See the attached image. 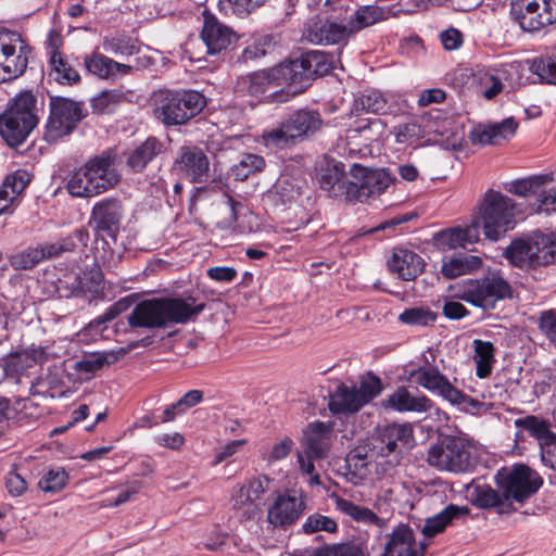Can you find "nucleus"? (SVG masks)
Listing matches in <instances>:
<instances>
[{
    "label": "nucleus",
    "mask_w": 556,
    "mask_h": 556,
    "mask_svg": "<svg viewBox=\"0 0 556 556\" xmlns=\"http://www.w3.org/2000/svg\"><path fill=\"white\" fill-rule=\"evenodd\" d=\"M31 46L14 30H0V81L23 75L28 65Z\"/></svg>",
    "instance_id": "nucleus-12"
},
{
    "label": "nucleus",
    "mask_w": 556,
    "mask_h": 556,
    "mask_svg": "<svg viewBox=\"0 0 556 556\" xmlns=\"http://www.w3.org/2000/svg\"><path fill=\"white\" fill-rule=\"evenodd\" d=\"M206 105V97L198 90L162 89L154 97V115L166 127L182 126Z\"/></svg>",
    "instance_id": "nucleus-5"
},
{
    "label": "nucleus",
    "mask_w": 556,
    "mask_h": 556,
    "mask_svg": "<svg viewBox=\"0 0 556 556\" xmlns=\"http://www.w3.org/2000/svg\"><path fill=\"white\" fill-rule=\"evenodd\" d=\"M393 182L386 169H370L353 164L350 169L348 202H365L382 194Z\"/></svg>",
    "instance_id": "nucleus-13"
},
{
    "label": "nucleus",
    "mask_w": 556,
    "mask_h": 556,
    "mask_svg": "<svg viewBox=\"0 0 556 556\" xmlns=\"http://www.w3.org/2000/svg\"><path fill=\"white\" fill-rule=\"evenodd\" d=\"M333 437V424L324 421L309 422L303 431L301 445L306 458H327Z\"/></svg>",
    "instance_id": "nucleus-18"
},
{
    "label": "nucleus",
    "mask_w": 556,
    "mask_h": 556,
    "mask_svg": "<svg viewBox=\"0 0 556 556\" xmlns=\"http://www.w3.org/2000/svg\"><path fill=\"white\" fill-rule=\"evenodd\" d=\"M132 305V301L129 298H122L115 303H113L111 306H109L105 312L96 317L93 320H91L88 324V328L90 330L96 331H103L106 329V324L109 321H112L117 316H119L122 313L128 311L130 306Z\"/></svg>",
    "instance_id": "nucleus-51"
},
{
    "label": "nucleus",
    "mask_w": 556,
    "mask_h": 556,
    "mask_svg": "<svg viewBox=\"0 0 556 556\" xmlns=\"http://www.w3.org/2000/svg\"><path fill=\"white\" fill-rule=\"evenodd\" d=\"M510 15L523 31H539L552 25L542 0H515Z\"/></svg>",
    "instance_id": "nucleus-20"
},
{
    "label": "nucleus",
    "mask_w": 556,
    "mask_h": 556,
    "mask_svg": "<svg viewBox=\"0 0 556 556\" xmlns=\"http://www.w3.org/2000/svg\"><path fill=\"white\" fill-rule=\"evenodd\" d=\"M205 48L206 45L201 35L197 38H189L185 43V52L192 62H201L206 60L208 55H212L205 52Z\"/></svg>",
    "instance_id": "nucleus-64"
},
{
    "label": "nucleus",
    "mask_w": 556,
    "mask_h": 556,
    "mask_svg": "<svg viewBox=\"0 0 556 556\" xmlns=\"http://www.w3.org/2000/svg\"><path fill=\"white\" fill-rule=\"evenodd\" d=\"M90 240V235L87 228L79 227L75 229L67 237L59 240L62 253L66 252H75L76 250H81L88 245Z\"/></svg>",
    "instance_id": "nucleus-61"
},
{
    "label": "nucleus",
    "mask_w": 556,
    "mask_h": 556,
    "mask_svg": "<svg viewBox=\"0 0 556 556\" xmlns=\"http://www.w3.org/2000/svg\"><path fill=\"white\" fill-rule=\"evenodd\" d=\"M45 415V408L30 399H24L18 402L16 412V421L21 425H29Z\"/></svg>",
    "instance_id": "nucleus-57"
},
{
    "label": "nucleus",
    "mask_w": 556,
    "mask_h": 556,
    "mask_svg": "<svg viewBox=\"0 0 556 556\" xmlns=\"http://www.w3.org/2000/svg\"><path fill=\"white\" fill-rule=\"evenodd\" d=\"M348 182H350V173L345 172V165L342 162L328 163L318 176L320 189L329 197L344 199L346 202L350 187Z\"/></svg>",
    "instance_id": "nucleus-27"
},
{
    "label": "nucleus",
    "mask_w": 556,
    "mask_h": 556,
    "mask_svg": "<svg viewBox=\"0 0 556 556\" xmlns=\"http://www.w3.org/2000/svg\"><path fill=\"white\" fill-rule=\"evenodd\" d=\"M388 18L384 8L374 4L361 5L348 20L350 34H356Z\"/></svg>",
    "instance_id": "nucleus-36"
},
{
    "label": "nucleus",
    "mask_w": 556,
    "mask_h": 556,
    "mask_svg": "<svg viewBox=\"0 0 556 556\" xmlns=\"http://www.w3.org/2000/svg\"><path fill=\"white\" fill-rule=\"evenodd\" d=\"M337 507L356 521L374 522L378 519L377 515L369 508L359 506L349 500L340 498Z\"/></svg>",
    "instance_id": "nucleus-59"
},
{
    "label": "nucleus",
    "mask_w": 556,
    "mask_h": 556,
    "mask_svg": "<svg viewBox=\"0 0 556 556\" xmlns=\"http://www.w3.org/2000/svg\"><path fill=\"white\" fill-rule=\"evenodd\" d=\"M337 530L338 525L332 518L318 513L309 515L305 522L302 525V531L306 534H312L319 531L333 533Z\"/></svg>",
    "instance_id": "nucleus-56"
},
{
    "label": "nucleus",
    "mask_w": 556,
    "mask_h": 556,
    "mask_svg": "<svg viewBox=\"0 0 556 556\" xmlns=\"http://www.w3.org/2000/svg\"><path fill=\"white\" fill-rule=\"evenodd\" d=\"M113 353L102 352L86 355L75 363V370L79 374L93 375L104 366L111 365L116 361Z\"/></svg>",
    "instance_id": "nucleus-49"
},
{
    "label": "nucleus",
    "mask_w": 556,
    "mask_h": 556,
    "mask_svg": "<svg viewBox=\"0 0 556 556\" xmlns=\"http://www.w3.org/2000/svg\"><path fill=\"white\" fill-rule=\"evenodd\" d=\"M124 92L119 89L103 90L90 99V106L93 114L109 115L124 102Z\"/></svg>",
    "instance_id": "nucleus-44"
},
{
    "label": "nucleus",
    "mask_w": 556,
    "mask_h": 556,
    "mask_svg": "<svg viewBox=\"0 0 556 556\" xmlns=\"http://www.w3.org/2000/svg\"><path fill=\"white\" fill-rule=\"evenodd\" d=\"M332 70L330 54L309 50L300 58L255 71L241 79L247 93L265 103H285L304 92L312 80Z\"/></svg>",
    "instance_id": "nucleus-1"
},
{
    "label": "nucleus",
    "mask_w": 556,
    "mask_h": 556,
    "mask_svg": "<svg viewBox=\"0 0 556 556\" xmlns=\"http://www.w3.org/2000/svg\"><path fill=\"white\" fill-rule=\"evenodd\" d=\"M531 240L534 268L556 262V230L548 233L536 230L531 233Z\"/></svg>",
    "instance_id": "nucleus-35"
},
{
    "label": "nucleus",
    "mask_w": 556,
    "mask_h": 556,
    "mask_svg": "<svg viewBox=\"0 0 556 556\" xmlns=\"http://www.w3.org/2000/svg\"><path fill=\"white\" fill-rule=\"evenodd\" d=\"M179 170L191 182H204L210 177V161L203 150L198 147H181L177 160Z\"/></svg>",
    "instance_id": "nucleus-24"
},
{
    "label": "nucleus",
    "mask_w": 556,
    "mask_h": 556,
    "mask_svg": "<svg viewBox=\"0 0 556 556\" xmlns=\"http://www.w3.org/2000/svg\"><path fill=\"white\" fill-rule=\"evenodd\" d=\"M376 442L382 456L402 454L414 446V431L409 424H390L379 430Z\"/></svg>",
    "instance_id": "nucleus-19"
},
{
    "label": "nucleus",
    "mask_w": 556,
    "mask_h": 556,
    "mask_svg": "<svg viewBox=\"0 0 556 556\" xmlns=\"http://www.w3.org/2000/svg\"><path fill=\"white\" fill-rule=\"evenodd\" d=\"M116 162L117 153L113 149L90 157L70 173L66 182L68 193L75 198H93L114 188L121 180Z\"/></svg>",
    "instance_id": "nucleus-3"
},
{
    "label": "nucleus",
    "mask_w": 556,
    "mask_h": 556,
    "mask_svg": "<svg viewBox=\"0 0 556 556\" xmlns=\"http://www.w3.org/2000/svg\"><path fill=\"white\" fill-rule=\"evenodd\" d=\"M273 195L276 204L286 205L301 195V187L289 177H280L274 185Z\"/></svg>",
    "instance_id": "nucleus-53"
},
{
    "label": "nucleus",
    "mask_w": 556,
    "mask_h": 556,
    "mask_svg": "<svg viewBox=\"0 0 556 556\" xmlns=\"http://www.w3.org/2000/svg\"><path fill=\"white\" fill-rule=\"evenodd\" d=\"M163 150L164 146L161 140L148 137L141 144L128 152L126 165L134 173H142Z\"/></svg>",
    "instance_id": "nucleus-34"
},
{
    "label": "nucleus",
    "mask_w": 556,
    "mask_h": 556,
    "mask_svg": "<svg viewBox=\"0 0 556 556\" xmlns=\"http://www.w3.org/2000/svg\"><path fill=\"white\" fill-rule=\"evenodd\" d=\"M427 460L429 465L450 472H467L476 466L471 441L462 435H445L433 444Z\"/></svg>",
    "instance_id": "nucleus-11"
},
{
    "label": "nucleus",
    "mask_w": 556,
    "mask_h": 556,
    "mask_svg": "<svg viewBox=\"0 0 556 556\" xmlns=\"http://www.w3.org/2000/svg\"><path fill=\"white\" fill-rule=\"evenodd\" d=\"M476 376L480 379L489 377L495 363V348L492 342L477 339L473 341Z\"/></svg>",
    "instance_id": "nucleus-40"
},
{
    "label": "nucleus",
    "mask_w": 556,
    "mask_h": 556,
    "mask_svg": "<svg viewBox=\"0 0 556 556\" xmlns=\"http://www.w3.org/2000/svg\"><path fill=\"white\" fill-rule=\"evenodd\" d=\"M305 509V496L294 490H288L279 494L268 507L267 521L274 528L287 530L298 522Z\"/></svg>",
    "instance_id": "nucleus-17"
},
{
    "label": "nucleus",
    "mask_w": 556,
    "mask_h": 556,
    "mask_svg": "<svg viewBox=\"0 0 556 556\" xmlns=\"http://www.w3.org/2000/svg\"><path fill=\"white\" fill-rule=\"evenodd\" d=\"M457 296L483 311H492L498 302L510 300L514 289L500 269H489L478 278L465 280Z\"/></svg>",
    "instance_id": "nucleus-8"
},
{
    "label": "nucleus",
    "mask_w": 556,
    "mask_h": 556,
    "mask_svg": "<svg viewBox=\"0 0 556 556\" xmlns=\"http://www.w3.org/2000/svg\"><path fill=\"white\" fill-rule=\"evenodd\" d=\"M383 391V383L379 376L372 371L361 377L357 393L363 404V407L369 404L372 400L378 397Z\"/></svg>",
    "instance_id": "nucleus-50"
},
{
    "label": "nucleus",
    "mask_w": 556,
    "mask_h": 556,
    "mask_svg": "<svg viewBox=\"0 0 556 556\" xmlns=\"http://www.w3.org/2000/svg\"><path fill=\"white\" fill-rule=\"evenodd\" d=\"M518 128V123L514 117H508L489 126L475 127L469 135L473 144H498L502 140L510 139Z\"/></svg>",
    "instance_id": "nucleus-29"
},
{
    "label": "nucleus",
    "mask_w": 556,
    "mask_h": 556,
    "mask_svg": "<svg viewBox=\"0 0 556 556\" xmlns=\"http://www.w3.org/2000/svg\"><path fill=\"white\" fill-rule=\"evenodd\" d=\"M70 475L62 467L49 469L38 481V488L45 493H58L66 488Z\"/></svg>",
    "instance_id": "nucleus-52"
},
{
    "label": "nucleus",
    "mask_w": 556,
    "mask_h": 556,
    "mask_svg": "<svg viewBox=\"0 0 556 556\" xmlns=\"http://www.w3.org/2000/svg\"><path fill=\"white\" fill-rule=\"evenodd\" d=\"M103 273L100 266L94 265L89 271L83 276L76 275L72 283V292L75 295H84L87 293L97 294L103 289Z\"/></svg>",
    "instance_id": "nucleus-41"
},
{
    "label": "nucleus",
    "mask_w": 556,
    "mask_h": 556,
    "mask_svg": "<svg viewBox=\"0 0 556 556\" xmlns=\"http://www.w3.org/2000/svg\"><path fill=\"white\" fill-rule=\"evenodd\" d=\"M43 260L45 254L39 247H28L9 257V262L13 268L24 270L34 268Z\"/></svg>",
    "instance_id": "nucleus-54"
},
{
    "label": "nucleus",
    "mask_w": 556,
    "mask_h": 556,
    "mask_svg": "<svg viewBox=\"0 0 556 556\" xmlns=\"http://www.w3.org/2000/svg\"><path fill=\"white\" fill-rule=\"evenodd\" d=\"M410 376L415 378L418 386L440 395L453 405H469L471 407L481 405L478 400L454 387L437 366H420L413 370Z\"/></svg>",
    "instance_id": "nucleus-14"
},
{
    "label": "nucleus",
    "mask_w": 556,
    "mask_h": 556,
    "mask_svg": "<svg viewBox=\"0 0 556 556\" xmlns=\"http://www.w3.org/2000/svg\"><path fill=\"white\" fill-rule=\"evenodd\" d=\"M206 307L197 298H154L138 303L127 320L132 328H165L194 320Z\"/></svg>",
    "instance_id": "nucleus-2"
},
{
    "label": "nucleus",
    "mask_w": 556,
    "mask_h": 556,
    "mask_svg": "<svg viewBox=\"0 0 556 556\" xmlns=\"http://www.w3.org/2000/svg\"><path fill=\"white\" fill-rule=\"evenodd\" d=\"M84 65L88 73L105 80H115L132 72V66L119 63L97 51L85 55Z\"/></svg>",
    "instance_id": "nucleus-28"
},
{
    "label": "nucleus",
    "mask_w": 556,
    "mask_h": 556,
    "mask_svg": "<svg viewBox=\"0 0 556 556\" xmlns=\"http://www.w3.org/2000/svg\"><path fill=\"white\" fill-rule=\"evenodd\" d=\"M382 406L399 413H426L432 408L433 403L425 394L415 396L410 394L407 388L399 387L392 394L382 401Z\"/></svg>",
    "instance_id": "nucleus-30"
},
{
    "label": "nucleus",
    "mask_w": 556,
    "mask_h": 556,
    "mask_svg": "<svg viewBox=\"0 0 556 556\" xmlns=\"http://www.w3.org/2000/svg\"><path fill=\"white\" fill-rule=\"evenodd\" d=\"M538 328L556 349V308L542 311L538 319Z\"/></svg>",
    "instance_id": "nucleus-62"
},
{
    "label": "nucleus",
    "mask_w": 556,
    "mask_h": 556,
    "mask_svg": "<svg viewBox=\"0 0 556 556\" xmlns=\"http://www.w3.org/2000/svg\"><path fill=\"white\" fill-rule=\"evenodd\" d=\"M271 46H273L271 36H263V37L256 39L251 45L247 46L242 50V52L239 56V61L247 63L249 61L258 60L267 54V52L271 48Z\"/></svg>",
    "instance_id": "nucleus-60"
},
{
    "label": "nucleus",
    "mask_w": 556,
    "mask_h": 556,
    "mask_svg": "<svg viewBox=\"0 0 556 556\" xmlns=\"http://www.w3.org/2000/svg\"><path fill=\"white\" fill-rule=\"evenodd\" d=\"M469 514V508L466 506H458L448 504L438 514L428 517L421 529L422 534L427 539H432L435 535L445 531V529L453 525L455 520L465 518Z\"/></svg>",
    "instance_id": "nucleus-33"
},
{
    "label": "nucleus",
    "mask_w": 556,
    "mask_h": 556,
    "mask_svg": "<svg viewBox=\"0 0 556 556\" xmlns=\"http://www.w3.org/2000/svg\"><path fill=\"white\" fill-rule=\"evenodd\" d=\"M265 160L263 156L248 153L244 154L241 160L233 164L228 176L233 178L236 181H244L253 175L261 173L265 167Z\"/></svg>",
    "instance_id": "nucleus-43"
},
{
    "label": "nucleus",
    "mask_w": 556,
    "mask_h": 556,
    "mask_svg": "<svg viewBox=\"0 0 556 556\" xmlns=\"http://www.w3.org/2000/svg\"><path fill=\"white\" fill-rule=\"evenodd\" d=\"M392 134L396 143L413 147L426 137L427 130L418 121L413 119L394 126Z\"/></svg>",
    "instance_id": "nucleus-45"
},
{
    "label": "nucleus",
    "mask_w": 556,
    "mask_h": 556,
    "mask_svg": "<svg viewBox=\"0 0 556 556\" xmlns=\"http://www.w3.org/2000/svg\"><path fill=\"white\" fill-rule=\"evenodd\" d=\"M124 215L123 201L116 197H106L92 205L88 225L97 238L109 237L115 241L119 235Z\"/></svg>",
    "instance_id": "nucleus-15"
},
{
    "label": "nucleus",
    "mask_w": 556,
    "mask_h": 556,
    "mask_svg": "<svg viewBox=\"0 0 556 556\" xmlns=\"http://www.w3.org/2000/svg\"><path fill=\"white\" fill-rule=\"evenodd\" d=\"M473 505L480 508H498L501 513H510L503 492L495 490L489 484H477L471 491Z\"/></svg>",
    "instance_id": "nucleus-39"
},
{
    "label": "nucleus",
    "mask_w": 556,
    "mask_h": 556,
    "mask_svg": "<svg viewBox=\"0 0 556 556\" xmlns=\"http://www.w3.org/2000/svg\"><path fill=\"white\" fill-rule=\"evenodd\" d=\"M102 46L106 52L115 55H134L139 51L132 39L126 36L105 37Z\"/></svg>",
    "instance_id": "nucleus-55"
},
{
    "label": "nucleus",
    "mask_w": 556,
    "mask_h": 556,
    "mask_svg": "<svg viewBox=\"0 0 556 556\" xmlns=\"http://www.w3.org/2000/svg\"><path fill=\"white\" fill-rule=\"evenodd\" d=\"M521 213L519 205L500 191L490 189L485 192L479 215L473 220L480 224L485 238L496 242L505 237L517 225V216Z\"/></svg>",
    "instance_id": "nucleus-6"
},
{
    "label": "nucleus",
    "mask_w": 556,
    "mask_h": 556,
    "mask_svg": "<svg viewBox=\"0 0 556 556\" xmlns=\"http://www.w3.org/2000/svg\"><path fill=\"white\" fill-rule=\"evenodd\" d=\"M50 77L63 86H74L80 83L81 77L78 71L64 56H58L49 60Z\"/></svg>",
    "instance_id": "nucleus-42"
},
{
    "label": "nucleus",
    "mask_w": 556,
    "mask_h": 556,
    "mask_svg": "<svg viewBox=\"0 0 556 556\" xmlns=\"http://www.w3.org/2000/svg\"><path fill=\"white\" fill-rule=\"evenodd\" d=\"M428 543H417L413 529L408 525H399L389 534L384 554L389 556H424Z\"/></svg>",
    "instance_id": "nucleus-21"
},
{
    "label": "nucleus",
    "mask_w": 556,
    "mask_h": 556,
    "mask_svg": "<svg viewBox=\"0 0 556 556\" xmlns=\"http://www.w3.org/2000/svg\"><path fill=\"white\" fill-rule=\"evenodd\" d=\"M349 35L348 25L318 20L308 26L306 38L315 45H336L343 41Z\"/></svg>",
    "instance_id": "nucleus-32"
},
{
    "label": "nucleus",
    "mask_w": 556,
    "mask_h": 556,
    "mask_svg": "<svg viewBox=\"0 0 556 556\" xmlns=\"http://www.w3.org/2000/svg\"><path fill=\"white\" fill-rule=\"evenodd\" d=\"M87 115L84 101L49 96V115L45 124L43 140L52 144L72 135Z\"/></svg>",
    "instance_id": "nucleus-10"
},
{
    "label": "nucleus",
    "mask_w": 556,
    "mask_h": 556,
    "mask_svg": "<svg viewBox=\"0 0 556 556\" xmlns=\"http://www.w3.org/2000/svg\"><path fill=\"white\" fill-rule=\"evenodd\" d=\"M535 205L540 213L551 214L556 212V187L548 189L541 188L536 193Z\"/></svg>",
    "instance_id": "nucleus-63"
},
{
    "label": "nucleus",
    "mask_w": 556,
    "mask_h": 556,
    "mask_svg": "<svg viewBox=\"0 0 556 556\" xmlns=\"http://www.w3.org/2000/svg\"><path fill=\"white\" fill-rule=\"evenodd\" d=\"M426 263L415 251L394 248L392 256L388 260V268L397 278L404 281H413L422 274Z\"/></svg>",
    "instance_id": "nucleus-25"
},
{
    "label": "nucleus",
    "mask_w": 556,
    "mask_h": 556,
    "mask_svg": "<svg viewBox=\"0 0 556 556\" xmlns=\"http://www.w3.org/2000/svg\"><path fill=\"white\" fill-rule=\"evenodd\" d=\"M532 251V240L530 235L526 239H514L505 249L503 256L515 267L530 269L534 268Z\"/></svg>",
    "instance_id": "nucleus-37"
},
{
    "label": "nucleus",
    "mask_w": 556,
    "mask_h": 556,
    "mask_svg": "<svg viewBox=\"0 0 556 556\" xmlns=\"http://www.w3.org/2000/svg\"><path fill=\"white\" fill-rule=\"evenodd\" d=\"M530 71L542 81L556 85V45L545 56L532 60Z\"/></svg>",
    "instance_id": "nucleus-48"
},
{
    "label": "nucleus",
    "mask_w": 556,
    "mask_h": 556,
    "mask_svg": "<svg viewBox=\"0 0 556 556\" xmlns=\"http://www.w3.org/2000/svg\"><path fill=\"white\" fill-rule=\"evenodd\" d=\"M553 177L551 174L535 175L523 179L511 181L507 191L518 197L536 195L539 190L547 182H551Z\"/></svg>",
    "instance_id": "nucleus-46"
},
{
    "label": "nucleus",
    "mask_w": 556,
    "mask_h": 556,
    "mask_svg": "<svg viewBox=\"0 0 556 556\" xmlns=\"http://www.w3.org/2000/svg\"><path fill=\"white\" fill-rule=\"evenodd\" d=\"M408 110L403 96L394 92H383L379 89H367L359 93L353 102V112L359 116L364 113L377 115L400 116Z\"/></svg>",
    "instance_id": "nucleus-16"
},
{
    "label": "nucleus",
    "mask_w": 556,
    "mask_h": 556,
    "mask_svg": "<svg viewBox=\"0 0 556 556\" xmlns=\"http://www.w3.org/2000/svg\"><path fill=\"white\" fill-rule=\"evenodd\" d=\"M324 126L317 110L300 109L290 113L277 127L263 132L267 147L287 149L315 136Z\"/></svg>",
    "instance_id": "nucleus-7"
},
{
    "label": "nucleus",
    "mask_w": 556,
    "mask_h": 556,
    "mask_svg": "<svg viewBox=\"0 0 556 556\" xmlns=\"http://www.w3.org/2000/svg\"><path fill=\"white\" fill-rule=\"evenodd\" d=\"M479 238L480 224L478 220H471L466 227H453L435 232L433 243L442 251L466 249L469 244L478 242Z\"/></svg>",
    "instance_id": "nucleus-22"
},
{
    "label": "nucleus",
    "mask_w": 556,
    "mask_h": 556,
    "mask_svg": "<svg viewBox=\"0 0 556 556\" xmlns=\"http://www.w3.org/2000/svg\"><path fill=\"white\" fill-rule=\"evenodd\" d=\"M514 426L518 430L515 434L516 441L523 439V432H527L538 441L540 457L556 437V432L551 429V422L536 415H527L525 417L517 418L514 421Z\"/></svg>",
    "instance_id": "nucleus-26"
},
{
    "label": "nucleus",
    "mask_w": 556,
    "mask_h": 556,
    "mask_svg": "<svg viewBox=\"0 0 556 556\" xmlns=\"http://www.w3.org/2000/svg\"><path fill=\"white\" fill-rule=\"evenodd\" d=\"M30 182V175L25 169H16L14 173L7 175L2 186L9 190L13 201L27 188Z\"/></svg>",
    "instance_id": "nucleus-58"
},
{
    "label": "nucleus",
    "mask_w": 556,
    "mask_h": 556,
    "mask_svg": "<svg viewBox=\"0 0 556 556\" xmlns=\"http://www.w3.org/2000/svg\"><path fill=\"white\" fill-rule=\"evenodd\" d=\"M482 264L480 256L459 253L444 261L441 271L445 278L453 279L480 269Z\"/></svg>",
    "instance_id": "nucleus-38"
},
{
    "label": "nucleus",
    "mask_w": 556,
    "mask_h": 556,
    "mask_svg": "<svg viewBox=\"0 0 556 556\" xmlns=\"http://www.w3.org/2000/svg\"><path fill=\"white\" fill-rule=\"evenodd\" d=\"M438 314L426 306L405 308L397 317V320L406 326L429 327L433 326Z\"/></svg>",
    "instance_id": "nucleus-47"
},
{
    "label": "nucleus",
    "mask_w": 556,
    "mask_h": 556,
    "mask_svg": "<svg viewBox=\"0 0 556 556\" xmlns=\"http://www.w3.org/2000/svg\"><path fill=\"white\" fill-rule=\"evenodd\" d=\"M496 486L503 492L504 500L510 511H515L514 503L523 504L543 485L542 477L525 464L502 467L494 476Z\"/></svg>",
    "instance_id": "nucleus-9"
},
{
    "label": "nucleus",
    "mask_w": 556,
    "mask_h": 556,
    "mask_svg": "<svg viewBox=\"0 0 556 556\" xmlns=\"http://www.w3.org/2000/svg\"><path fill=\"white\" fill-rule=\"evenodd\" d=\"M328 408L333 415H353L363 408L357 387L340 382L330 394Z\"/></svg>",
    "instance_id": "nucleus-31"
},
{
    "label": "nucleus",
    "mask_w": 556,
    "mask_h": 556,
    "mask_svg": "<svg viewBox=\"0 0 556 556\" xmlns=\"http://www.w3.org/2000/svg\"><path fill=\"white\" fill-rule=\"evenodd\" d=\"M37 101L31 91L20 92L0 114V136L10 148L22 146L37 127Z\"/></svg>",
    "instance_id": "nucleus-4"
},
{
    "label": "nucleus",
    "mask_w": 556,
    "mask_h": 556,
    "mask_svg": "<svg viewBox=\"0 0 556 556\" xmlns=\"http://www.w3.org/2000/svg\"><path fill=\"white\" fill-rule=\"evenodd\" d=\"M201 36L206 45L205 52L214 55L226 50L236 38L230 27L222 24L215 15L207 12H204Z\"/></svg>",
    "instance_id": "nucleus-23"
}]
</instances>
